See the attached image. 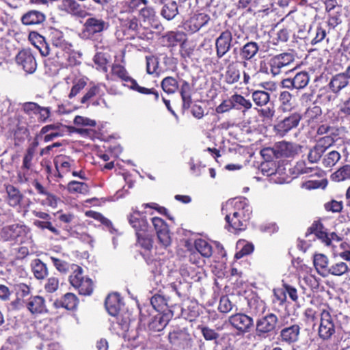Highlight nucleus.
<instances>
[{
	"instance_id": "f257e3e1",
	"label": "nucleus",
	"mask_w": 350,
	"mask_h": 350,
	"mask_svg": "<svg viewBox=\"0 0 350 350\" xmlns=\"http://www.w3.org/2000/svg\"><path fill=\"white\" fill-rule=\"evenodd\" d=\"M221 212L226 215L227 228L230 232L241 231L246 228L252 213L248 200L244 197L230 199L222 204Z\"/></svg>"
},
{
	"instance_id": "f03ea898",
	"label": "nucleus",
	"mask_w": 350,
	"mask_h": 350,
	"mask_svg": "<svg viewBox=\"0 0 350 350\" xmlns=\"http://www.w3.org/2000/svg\"><path fill=\"white\" fill-rule=\"evenodd\" d=\"M338 327L336 317L331 314L330 308L326 307L321 310L318 335L323 340H330Z\"/></svg>"
},
{
	"instance_id": "7ed1b4c3",
	"label": "nucleus",
	"mask_w": 350,
	"mask_h": 350,
	"mask_svg": "<svg viewBox=\"0 0 350 350\" xmlns=\"http://www.w3.org/2000/svg\"><path fill=\"white\" fill-rule=\"evenodd\" d=\"M111 70L113 75L118 77L124 82V85L142 94H152L155 101L159 100V94L154 88H147L139 85L137 81L129 75L123 66L115 64L112 66Z\"/></svg>"
},
{
	"instance_id": "20e7f679",
	"label": "nucleus",
	"mask_w": 350,
	"mask_h": 350,
	"mask_svg": "<svg viewBox=\"0 0 350 350\" xmlns=\"http://www.w3.org/2000/svg\"><path fill=\"white\" fill-rule=\"evenodd\" d=\"M311 234L319 239L325 245L328 247H334V242H340V237L335 232L328 234L323 224L320 221H314L311 226L308 228L306 236L309 237Z\"/></svg>"
},
{
	"instance_id": "39448f33",
	"label": "nucleus",
	"mask_w": 350,
	"mask_h": 350,
	"mask_svg": "<svg viewBox=\"0 0 350 350\" xmlns=\"http://www.w3.org/2000/svg\"><path fill=\"white\" fill-rule=\"evenodd\" d=\"M148 0H131L128 3V5L131 12L138 10L139 18L144 23L150 24L155 21L157 15L154 9L151 6H148Z\"/></svg>"
},
{
	"instance_id": "423d86ee",
	"label": "nucleus",
	"mask_w": 350,
	"mask_h": 350,
	"mask_svg": "<svg viewBox=\"0 0 350 350\" xmlns=\"http://www.w3.org/2000/svg\"><path fill=\"white\" fill-rule=\"evenodd\" d=\"M168 341L175 347L185 349L191 347V337L186 328L174 327L168 334Z\"/></svg>"
},
{
	"instance_id": "0eeeda50",
	"label": "nucleus",
	"mask_w": 350,
	"mask_h": 350,
	"mask_svg": "<svg viewBox=\"0 0 350 350\" xmlns=\"http://www.w3.org/2000/svg\"><path fill=\"white\" fill-rule=\"evenodd\" d=\"M301 119V116L299 113H292L275 124L273 131L277 135L284 137L291 130L299 125Z\"/></svg>"
},
{
	"instance_id": "6e6552de",
	"label": "nucleus",
	"mask_w": 350,
	"mask_h": 350,
	"mask_svg": "<svg viewBox=\"0 0 350 350\" xmlns=\"http://www.w3.org/2000/svg\"><path fill=\"white\" fill-rule=\"evenodd\" d=\"M29 233V228L24 224H12L6 226L2 230V237L6 240H16L23 242Z\"/></svg>"
},
{
	"instance_id": "1a4fd4ad",
	"label": "nucleus",
	"mask_w": 350,
	"mask_h": 350,
	"mask_svg": "<svg viewBox=\"0 0 350 350\" xmlns=\"http://www.w3.org/2000/svg\"><path fill=\"white\" fill-rule=\"evenodd\" d=\"M211 20L206 13H195L183 24L184 29L189 33H194L208 25Z\"/></svg>"
},
{
	"instance_id": "9d476101",
	"label": "nucleus",
	"mask_w": 350,
	"mask_h": 350,
	"mask_svg": "<svg viewBox=\"0 0 350 350\" xmlns=\"http://www.w3.org/2000/svg\"><path fill=\"white\" fill-rule=\"evenodd\" d=\"M232 35L230 30L222 31L215 40V49L217 57L220 59L223 57L233 46Z\"/></svg>"
},
{
	"instance_id": "9b49d317",
	"label": "nucleus",
	"mask_w": 350,
	"mask_h": 350,
	"mask_svg": "<svg viewBox=\"0 0 350 350\" xmlns=\"http://www.w3.org/2000/svg\"><path fill=\"white\" fill-rule=\"evenodd\" d=\"M310 81V76L307 72L301 71L295 74L293 77H288L281 81V86L288 90H300L305 88Z\"/></svg>"
},
{
	"instance_id": "f8f14e48",
	"label": "nucleus",
	"mask_w": 350,
	"mask_h": 350,
	"mask_svg": "<svg viewBox=\"0 0 350 350\" xmlns=\"http://www.w3.org/2000/svg\"><path fill=\"white\" fill-rule=\"evenodd\" d=\"M229 323L235 329L241 333L250 332L254 325L253 319L241 312L231 315L229 317Z\"/></svg>"
},
{
	"instance_id": "ddd939ff",
	"label": "nucleus",
	"mask_w": 350,
	"mask_h": 350,
	"mask_svg": "<svg viewBox=\"0 0 350 350\" xmlns=\"http://www.w3.org/2000/svg\"><path fill=\"white\" fill-rule=\"evenodd\" d=\"M152 223L160 243L165 247L169 246L172 239L168 226L165 221L160 217H154L152 218Z\"/></svg>"
},
{
	"instance_id": "4468645a",
	"label": "nucleus",
	"mask_w": 350,
	"mask_h": 350,
	"mask_svg": "<svg viewBox=\"0 0 350 350\" xmlns=\"http://www.w3.org/2000/svg\"><path fill=\"white\" fill-rule=\"evenodd\" d=\"M179 271L183 279L191 283L199 282L205 276L204 268L201 266L186 264L180 267Z\"/></svg>"
},
{
	"instance_id": "2eb2a0df",
	"label": "nucleus",
	"mask_w": 350,
	"mask_h": 350,
	"mask_svg": "<svg viewBox=\"0 0 350 350\" xmlns=\"http://www.w3.org/2000/svg\"><path fill=\"white\" fill-rule=\"evenodd\" d=\"M302 146L298 144L281 141L276 142V148L278 159L294 158L301 150Z\"/></svg>"
},
{
	"instance_id": "dca6fc26",
	"label": "nucleus",
	"mask_w": 350,
	"mask_h": 350,
	"mask_svg": "<svg viewBox=\"0 0 350 350\" xmlns=\"http://www.w3.org/2000/svg\"><path fill=\"white\" fill-rule=\"evenodd\" d=\"M50 40L53 46L64 53L70 51L73 47L72 44L66 38L64 33L57 29H51Z\"/></svg>"
},
{
	"instance_id": "f3484780",
	"label": "nucleus",
	"mask_w": 350,
	"mask_h": 350,
	"mask_svg": "<svg viewBox=\"0 0 350 350\" xmlns=\"http://www.w3.org/2000/svg\"><path fill=\"white\" fill-rule=\"evenodd\" d=\"M16 62L27 73H33L37 66L35 57L29 50L24 49L18 52L16 56Z\"/></svg>"
},
{
	"instance_id": "a211bd4d",
	"label": "nucleus",
	"mask_w": 350,
	"mask_h": 350,
	"mask_svg": "<svg viewBox=\"0 0 350 350\" xmlns=\"http://www.w3.org/2000/svg\"><path fill=\"white\" fill-rule=\"evenodd\" d=\"M278 319L273 313H268L259 318L256 321V332L258 336L273 331L278 323Z\"/></svg>"
},
{
	"instance_id": "6ab92c4d",
	"label": "nucleus",
	"mask_w": 350,
	"mask_h": 350,
	"mask_svg": "<svg viewBox=\"0 0 350 350\" xmlns=\"http://www.w3.org/2000/svg\"><path fill=\"white\" fill-rule=\"evenodd\" d=\"M300 329L301 328L297 324L286 327L281 329L280 338L282 342L287 344L294 343L299 339Z\"/></svg>"
},
{
	"instance_id": "aec40b11",
	"label": "nucleus",
	"mask_w": 350,
	"mask_h": 350,
	"mask_svg": "<svg viewBox=\"0 0 350 350\" xmlns=\"http://www.w3.org/2000/svg\"><path fill=\"white\" fill-rule=\"evenodd\" d=\"M106 27V23L101 18L91 17L86 19L84 23V33L93 36L103 31Z\"/></svg>"
},
{
	"instance_id": "412c9836",
	"label": "nucleus",
	"mask_w": 350,
	"mask_h": 350,
	"mask_svg": "<svg viewBox=\"0 0 350 350\" xmlns=\"http://www.w3.org/2000/svg\"><path fill=\"white\" fill-rule=\"evenodd\" d=\"M128 220L130 225L135 229V234L147 231L148 222L146 218L141 215L138 211H133V213L128 215Z\"/></svg>"
},
{
	"instance_id": "4be33fe9",
	"label": "nucleus",
	"mask_w": 350,
	"mask_h": 350,
	"mask_svg": "<svg viewBox=\"0 0 350 350\" xmlns=\"http://www.w3.org/2000/svg\"><path fill=\"white\" fill-rule=\"evenodd\" d=\"M122 305L120 296L118 293L109 294L105 299L106 310L113 317H116L120 313Z\"/></svg>"
},
{
	"instance_id": "5701e85b",
	"label": "nucleus",
	"mask_w": 350,
	"mask_h": 350,
	"mask_svg": "<svg viewBox=\"0 0 350 350\" xmlns=\"http://www.w3.org/2000/svg\"><path fill=\"white\" fill-rule=\"evenodd\" d=\"M327 25L325 24H318L314 28L311 27L308 30L309 36L310 37V43L315 45L322 42L327 36Z\"/></svg>"
},
{
	"instance_id": "b1692460",
	"label": "nucleus",
	"mask_w": 350,
	"mask_h": 350,
	"mask_svg": "<svg viewBox=\"0 0 350 350\" xmlns=\"http://www.w3.org/2000/svg\"><path fill=\"white\" fill-rule=\"evenodd\" d=\"M26 306L31 314H42L47 311L45 300L41 296L31 297Z\"/></svg>"
},
{
	"instance_id": "393cba45",
	"label": "nucleus",
	"mask_w": 350,
	"mask_h": 350,
	"mask_svg": "<svg viewBox=\"0 0 350 350\" xmlns=\"http://www.w3.org/2000/svg\"><path fill=\"white\" fill-rule=\"evenodd\" d=\"M29 40L39 50L42 56H47L49 54V46L43 36L33 31L29 33Z\"/></svg>"
},
{
	"instance_id": "a878e982",
	"label": "nucleus",
	"mask_w": 350,
	"mask_h": 350,
	"mask_svg": "<svg viewBox=\"0 0 350 350\" xmlns=\"http://www.w3.org/2000/svg\"><path fill=\"white\" fill-rule=\"evenodd\" d=\"M349 83V80L345 76V74L340 72L332 77L329 83V87L332 92L338 94L346 88Z\"/></svg>"
},
{
	"instance_id": "bb28decb",
	"label": "nucleus",
	"mask_w": 350,
	"mask_h": 350,
	"mask_svg": "<svg viewBox=\"0 0 350 350\" xmlns=\"http://www.w3.org/2000/svg\"><path fill=\"white\" fill-rule=\"evenodd\" d=\"M78 304L77 296L72 293H67L60 299L56 300L54 305L56 308H64L67 310H74Z\"/></svg>"
},
{
	"instance_id": "cd10ccee",
	"label": "nucleus",
	"mask_w": 350,
	"mask_h": 350,
	"mask_svg": "<svg viewBox=\"0 0 350 350\" xmlns=\"http://www.w3.org/2000/svg\"><path fill=\"white\" fill-rule=\"evenodd\" d=\"M45 15L39 11L31 10L25 14L21 21L25 25H33L42 23L45 21Z\"/></svg>"
},
{
	"instance_id": "c85d7f7f",
	"label": "nucleus",
	"mask_w": 350,
	"mask_h": 350,
	"mask_svg": "<svg viewBox=\"0 0 350 350\" xmlns=\"http://www.w3.org/2000/svg\"><path fill=\"white\" fill-rule=\"evenodd\" d=\"M168 317L161 312L154 315L148 323V328L153 332L162 331L168 324Z\"/></svg>"
},
{
	"instance_id": "c756f323",
	"label": "nucleus",
	"mask_w": 350,
	"mask_h": 350,
	"mask_svg": "<svg viewBox=\"0 0 350 350\" xmlns=\"http://www.w3.org/2000/svg\"><path fill=\"white\" fill-rule=\"evenodd\" d=\"M54 163L58 172V175H62V174H66L70 172L74 164V161L68 157L58 155L55 158Z\"/></svg>"
},
{
	"instance_id": "7c9ffc66",
	"label": "nucleus",
	"mask_w": 350,
	"mask_h": 350,
	"mask_svg": "<svg viewBox=\"0 0 350 350\" xmlns=\"http://www.w3.org/2000/svg\"><path fill=\"white\" fill-rule=\"evenodd\" d=\"M60 8L62 10L77 16H83L85 12L75 0H63Z\"/></svg>"
},
{
	"instance_id": "2f4dec72",
	"label": "nucleus",
	"mask_w": 350,
	"mask_h": 350,
	"mask_svg": "<svg viewBox=\"0 0 350 350\" xmlns=\"http://www.w3.org/2000/svg\"><path fill=\"white\" fill-rule=\"evenodd\" d=\"M193 249L204 258H210L213 254L212 245L207 241L201 238L194 241Z\"/></svg>"
},
{
	"instance_id": "473e14b6",
	"label": "nucleus",
	"mask_w": 350,
	"mask_h": 350,
	"mask_svg": "<svg viewBox=\"0 0 350 350\" xmlns=\"http://www.w3.org/2000/svg\"><path fill=\"white\" fill-rule=\"evenodd\" d=\"M259 45L256 42H248L240 49V56L243 60H250L258 53Z\"/></svg>"
},
{
	"instance_id": "72a5a7b5",
	"label": "nucleus",
	"mask_w": 350,
	"mask_h": 350,
	"mask_svg": "<svg viewBox=\"0 0 350 350\" xmlns=\"http://www.w3.org/2000/svg\"><path fill=\"white\" fill-rule=\"evenodd\" d=\"M161 15L167 21H172L178 14V8L175 1L165 3L161 10Z\"/></svg>"
},
{
	"instance_id": "f704fd0d",
	"label": "nucleus",
	"mask_w": 350,
	"mask_h": 350,
	"mask_svg": "<svg viewBox=\"0 0 350 350\" xmlns=\"http://www.w3.org/2000/svg\"><path fill=\"white\" fill-rule=\"evenodd\" d=\"M265 303L258 298H252L248 301L249 312L256 317H259L264 314L266 310Z\"/></svg>"
},
{
	"instance_id": "c9c22d12",
	"label": "nucleus",
	"mask_w": 350,
	"mask_h": 350,
	"mask_svg": "<svg viewBox=\"0 0 350 350\" xmlns=\"http://www.w3.org/2000/svg\"><path fill=\"white\" fill-rule=\"evenodd\" d=\"M85 215L100 222V224H102L104 228L109 230L111 233H113L116 231L112 222L101 213L94 211H88L85 212Z\"/></svg>"
},
{
	"instance_id": "e433bc0d",
	"label": "nucleus",
	"mask_w": 350,
	"mask_h": 350,
	"mask_svg": "<svg viewBox=\"0 0 350 350\" xmlns=\"http://www.w3.org/2000/svg\"><path fill=\"white\" fill-rule=\"evenodd\" d=\"M79 293L83 295H90L93 292L94 284L92 279L85 276L83 280L73 286Z\"/></svg>"
},
{
	"instance_id": "4c0bfd02",
	"label": "nucleus",
	"mask_w": 350,
	"mask_h": 350,
	"mask_svg": "<svg viewBox=\"0 0 350 350\" xmlns=\"http://www.w3.org/2000/svg\"><path fill=\"white\" fill-rule=\"evenodd\" d=\"M167 299L162 295L156 293L150 299V304L157 312H164L168 308Z\"/></svg>"
},
{
	"instance_id": "58836bf2",
	"label": "nucleus",
	"mask_w": 350,
	"mask_h": 350,
	"mask_svg": "<svg viewBox=\"0 0 350 350\" xmlns=\"http://www.w3.org/2000/svg\"><path fill=\"white\" fill-rule=\"evenodd\" d=\"M88 79L85 77H77L73 79L72 87L68 94L70 99L75 97L87 85Z\"/></svg>"
},
{
	"instance_id": "ea45409f",
	"label": "nucleus",
	"mask_w": 350,
	"mask_h": 350,
	"mask_svg": "<svg viewBox=\"0 0 350 350\" xmlns=\"http://www.w3.org/2000/svg\"><path fill=\"white\" fill-rule=\"evenodd\" d=\"M6 192L8 194V202L11 206L14 207L20 204L23 196L18 189L12 185H8L6 187Z\"/></svg>"
},
{
	"instance_id": "a19ab883",
	"label": "nucleus",
	"mask_w": 350,
	"mask_h": 350,
	"mask_svg": "<svg viewBox=\"0 0 350 350\" xmlns=\"http://www.w3.org/2000/svg\"><path fill=\"white\" fill-rule=\"evenodd\" d=\"M31 269L35 278L38 280L44 279L48 274L46 265L38 258L31 262Z\"/></svg>"
},
{
	"instance_id": "79ce46f5",
	"label": "nucleus",
	"mask_w": 350,
	"mask_h": 350,
	"mask_svg": "<svg viewBox=\"0 0 350 350\" xmlns=\"http://www.w3.org/2000/svg\"><path fill=\"white\" fill-rule=\"evenodd\" d=\"M254 103L259 107L266 105L270 100V94L265 90H256L252 92Z\"/></svg>"
},
{
	"instance_id": "37998d69",
	"label": "nucleus",
	"mask_w": 350,
	"mask_h": 350,
	"mask_svg": "<svg viewBox=\"0 0 350 350\" xmlns=\"http://www.w3.org/2000/svg\"><path fill=\"white\" fill-rule=\"evenodd\" d=\"M241 77L239 69L234 65L230 64L226 68L225 81L228 84L237 83Z\"/></svg>"
},
{
	"instance_id": "c03bdc74",
	"label": "nucleus",
	"mask_w": 350,
	"mask_h": 350,
	"mask_svg": "<svg viewBox=\"0 0 350 350\" xmlns=\"http://www.w3.org/2000/svg\"><path fill=\"white\" fill-rule=\"evenodd\" d=\"M112 321V324L115 329L119 328L122 332H126L129 329L130 324V318L128 314L123 315L118 314Z\"/></svg>"
},
{
	"instance_id": "a18cd8bd",
	"label": "nucleus",
	"mask_w": 350,
	"mask_h": 350,
	"mask_svg": "<svg viewBox=\"0 0 350 350\" xmlns=\"http://www.w3.org/2000/svg\"><path fill=\"white\" fill-rule=\"evenodd\" d=\"M313 263L319 273H325L328 271V258L322 254H317L314 256Z\"/></svg>"
},
{
	"instance_id": "49530a36",
	"label": "nucleus",
	"mask_w": 350,
	"mask_h": 350,
	"mask_svg": "<svg viewBox=\"0 0 350 350\" xmlns=\"http://www.w3.org/2000/svg\"><path fill=\"white\" fill-rule=\"evenodd\" d=\"M293 174L300 175L303 174H312V175H319L318 170L313 167L307 166L304 161H298L293 169Z\"/></svg>"
},
{
	"instance_id": "de8ad7c7",
	"label": "nucleus",
	"mask_w": 350,
	"mask_h": 350,
	"mask_svg": "<svg viewBox=\"0 0 350 350\" xmlns=\"http://www.w3.org/2000/svg\"><path fill=\"white\" fill-rule=\"evenodd\" d=\"M38 141L36 138L31 144L27 150V152L23 158V167L26 169H30L31 166V161L34 157L37 147L38 146Z\"/></svg>"
},
{
	"instance_id": "09e8293b",
	"label": "nucleus",
	"mask_w": 350,
	"mask_h": 350,
	"mask_svg": "<svg viewBox=\"0 0 350 350\" xmlns=\"http://www.w3.org/2000/svg\"><path fill=\"white\" fill-rule=\"evenodd\" d=\"M350 271L349 265L344 262H338L329 266L327 273L336 275L340 276Z\"/></svg>"
},
{
	"instance_id": "8fccbe9b",
	"label": "nucleus",
	"mask_w": 350,
	"mask_h": 350,
	"mask_svg": "<svg viewBox=\"0 0 350 350\" xmlns=\"http://www.w3.org/2000/svg\"><path fill=\"white\" fill-rule=\"evenodd\" d=\"M70 271L71 273L68 280L72 286H74L79 282L81 280H83L85 276L83 275V269L77 265L71 264Z\"/></svg>"
},
{
	"instance_id": "3c124183",
	"label": "nucleus",
	"mask_w": 350,
	"mask_h": 350,
	"mask_svg": "<svg viewBox=\"0 0 350 350\" xmlns=\"http://www.w3.org/2000/svg\"><path fill=\"white\" fill-rule=\"evenodd\" d=\"M185 35L180 31H169L164 36L163 39L168 46H176L184 40Z\"/></svg>"
},
{
	"instance_id": "603ef678",
	"label": "nucleus",
	"mask_w": 350,
	"mask_h": 350,
	"mask_svg": "<svg viewBox=\"0 0 350 350\" xmlns=\"http://www.w3.org/2000/svg\"><path fill=\"white\" fill-rule=\"evenodd\" d=\"M68 191L70 193L85 194L89 191V186L79 181H71L67 185Z\"/></svg>"
},
{
	"instance_id": "864d4df0",
	"label": "nucleus",
	"mask_w": 350,
	"mask_h": 350,
	"mask_svg": "<svg viewBox=\"0 0 350 350\" xmlns=\"http://www.w3.org/2000/svg\"><path fill=\"white\" fill-rule=\"evenodd\" d=\"M137 236V243L146 251H150L152 248V240L148 236L146 231L138 232Z\"/></svg>"
},
{
	"instance_id": "5fc2aeb1",
	"label": "nucleus",
	"mask_w": 350,
	"mask_h": 350,
	"mask_svg": "<svg viewBox=\"0 0 350 350\" xmlns=\"http://www.w3.org/2000/svg\"><path fill=\"white\" fill-rule=\"evenodd\" d=\"M161 87L166 93L173 94L178 89V84L176 79L172 77H167L163 79Z\"/></svg>"
},
{
	"instance_id": "6e6d98bb",
	"label": "nucleus",
	"mask_w": 350,
	"mask_h": 350,
	"mask_svg": "<svg viewBox=\"0 0 350 350\" xmlns=\"http://www.w3.org/2000/svg\"><path fill=\"white\" fill-rule=\"evenodd\" d=\"M122 24L127 30L135 33H137L139 27H141L139 19L133 15H131L125 19H122Z\"/></svg>"
},
{
	"instance_id": "4d7b16f0",
	"label": "nucleus",
	"mask_w": 350,
	"mask_h": 350,
	"mask_svg": "<svg viewBox=\"0 0 350 350\" xmlns=\"http://www.w3.org/2000/svg\"><path fill=\"white\" fill-rule=\"evenodd\" d=\"M325 152L324 148H322V146L317 142V144L310 148L308 152V158L309 161L312 163L317 162L320 160Z\"/></svg>"
},
{
	"instance_id": "13d9d810",
	"label": "nucleus",
	"mask_w": 350,
	"mask_h": 350,
	"mask_svg": "<svg viewBox=\"0 0 350 350\" xmlns=\"http://www.w3.org/2000/svg\"><path fill=\"white\" fill-rule=\"evenodd\" d=\"M321 108L318 105H312L308 107L304 113V118L308 122H312L319 118L321 116Z\"/></svg>"
},
{
	"instance_id": "bf43d9fd",
	"label": "nucleus",
	"mask_w": 350,
	"mask_h": 350,
	"mask_svg": "<svg viewBox=\"0 0 350 350\" xmlns=\"http://www.w3.org/2000/svg\"><path fill=\"white\" fill-rule=\"evenodd\" d=\"M260 154L261 157L263 158V159L267 162L271 161L275 159H278L276 148V143H275L273 146L272 147L263 148L262 149H261Z\"/></svg>"
},
{
	"instance_id": "052dcab7",
	"label": "nucleus",
	"mask_w": 350,
	"mask_h": 350,
	"mask_svg": "<svg viewBox=\"0 0 350 350\" xmlns=\"http://www.w3.org/2000/svg\"><path fill=\"white\" fill-rule=\"evenodd\" d=\"M186 246L189 251V261L192 264L191 265L196 267L201 266L203 267V265L205 263V261L203 259L204 257L201 256L200 254L196 252L192 247H190L187 244Z\"/></svg>"
},
{
	"instance_id": "680f3d73",
	"label": "nucleus",
	"mask_w": 350,
	"mask_h": 350,
	"mask_svg": "<svg viewBox=\"0 0 350 350\" xmlns=\"http://www.w3.org/2000/svg\"><path fill=\"white\" fill-rule=\"evenodd\" d=\"M33 225L41 230L47 229L55 235L59 234V230L53 226L52 223L50 221V219H36L33 221Z\"/></svg>"
},
{
	"instance_id": "e2e57ef3",
	"label": "nucleus",
	"mask_w": 350,
	"mask_h": 350,
	"mask_svg": "<svg viewBox=\"0 0 350 350\" xmlns=\"http://www.w3.org/2000/svg\"><path fill=\"white\" fill-rule=\"evenodd\" d=\"M269 66L271 72L273 76L280 74L286 68L284 64H283L280 59H277V57L275 55L270 59Z\"/></svg>"
},
{
	"instance_id": "0e129e2a",
	"label": "nucleus",
	"mask_w": 350,
	"mask_h": 350,
	"mask_svg": "<svg viewBox=\"0 0 350 350\" xmlns=\"http://www.w3.org/2000/svg\"><path fill=\"white\" fill-rule=\"evenodd\" d=\"M50 260L58 271L67 273L70 270L71 265L65 260L51 256Z\"/></svg>"
},
{
	"instance_id": "69168bd1",
	"label": "nucleus",
	"mask_w": 350,
	"mask_h": 350,
	"mask_svg": "<svg viewBox=\"0 0 350 350\" xmlns=\"http://www.w3.org/2000/svg\"><path fill=\"white\" fill-rule=\"evenodd\" d=\"M101 83H98L96 85H94L92 87L89 88L85 94L81 99V103L86 104L91 98L94 96L99 94L100 90Z\"/></svg>"
},
{
	"instance_id": "338daca9",
	"label": "nucleus",
	"mask_w": 350,
	"mask_h": 350,
	"mask_svg": "<svg viewBox=\"0 0 350 350\" xmlns=\"http://www.w3.org/2000/svg\"><path fill=\"white\" fill-rule=\"evenodd\" d=\"M14 290L17 297L22 299L31 293V287L25 283H18L14 285Z\"/></svg>"
},
{
	"instance_id": "774afa93",
	"label": "nucleus",
	"mask_w": 350,
	"mask_h": 350,
	"mask_svg": "<svg viewBox=\"0 0 350 350\" xmlns=\"http://www.w3.org/2000/svg\"><path fill=\"white\" fill-rule=\"evenodd\" d=\"M320 279L312 274H306L303 278V282L308 288L314 291L319 287Z\"/></svg>"
}]
</instances>
